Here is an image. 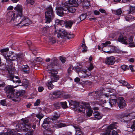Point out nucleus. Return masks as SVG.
I'll list each match as a JSON object with an SVG mask.
<instances>
[{"mask_svg": "<svg viewBox=\"0 0 135 135\" xmlns=\"http://www.w3.org/2000/svg\"><path fill=\"white\" fill-rule=\"evenodd\" d=\"M50 78L52 82H56L59 79L58 76L57 75L51 76Z\"/></svg>", "mask_w": 135, "mask_h": 135, "instance_id": "34", "label": "nucleus"}, {"mask_svg": "<svg viewBox=\"0 0 135 135\" xmlns=\"http://www.w3.org/2000/svg\"><path fill=\"white\" fill-rule=\"evenodd\" d=\"M61 105L62 108L64 109H65L67 108L68 106L67 105V103L66 102H61Z\"/></svg>", "mask_w": 135, "mask_h": 135, "instance_id": "45", "label": "nucleus"}, {"mask_svg": "<svg viewBox=\"0 0 135 135\" xmlns=\"http://www.w3.org/2000/svg\"><path fill=\"white\" fill-rule=\"evenodd\" d=\"M7 20L8 22L12 23H13L14 24V25L16 26L19 25L20 27V22H19V19L20 18V17L18 16L16 17H13L11 20H9L8 18L7 14Z\"/></svg>", "mask_w": 135, "mask_h": 135, "instance_id": "15", "label": "nucleus"}, {"mask_svg": "<svg viewBox=\"0 0 135 135\" xmlns=\"http://www.w3.org/2000/svg\"><path fill=\"white\" fill-rule=\"evenodd\" d=\"M84 0H69L66 2H68L70 4L73 5L74 6H78L79 4L83 3Z\"/></svg>", "mask_w": 135, "mask_h": 135, "instance_id": "18", "label": "nucleus"}, {"mask_svg": "<svg viewBox=\"0 0 135 135\" xmlns=\"http://www.w3.org/2000/svg\"><path fill=\"white\" fill-rule=\"evenodd\" d=\"M61 92L60 91H56L54 92L53 93L52 97H55L56 98L60 97L61 95Z\"/></svg>", "mask_w": 135, "mask_h": 135, "instance_id": "33", "label": "nucleus"}, {"mask_svg": "<svg viewBox=\"0 0 135 135\" xmlns=\"http://www.w3.org/2000/svg\"><path fill=\"white\" fill-rule=\"evenodd\" d=\"M1 103L2 105L3 106L6 105V102L5 100H2L1 101Z\"/></svg>", "mask_w": 135, "mask_h": 135, "instance_id": "56", "label": "nucleus"}, {"mask_svg": "<svg viewBox=\"0 0 135 135\" xmlns=\"http://www.w3.org/2000/svg\"><path fill=\"white\" fill-rule=\"evenodd\" d=\"M35 1L33 0H30V1L26 0V2L25 3V4L26 5H27L29 4H30L31 5H33Z\"/></svg>", "mask_w": 135, "mask_h": 135, "instance_id": "44", "label": "nucleus"}, {"mask_svg": "<svg viewBox=\"0 0 135 135\" xmlns=\"http://www.w3.org/2000/svg\"><path fill=\"white\" fill-rule=\"evenodd\" d=\"M99 11L102 13H106L105 11L102 9H99Z\"/></svg>", "mask_w": 135, "mask_h": 135, "instance_id": "63", "label": "nucleus"}, {"mask_svg": "<svg viewBox=\"0 0 135 135\" xmlns=\"http://www.w3.org/2000/svg\"><path fill=\"white\" fill-rule=\"evenodd\" d=\"M47 131H46L44 132V135H55V134L52 133L51 134L47 132Z\"/></svg>", "mask_w": 135, "mask_h": 135, "instance_id": "57", "label": "nucleus"}, {"mask_svg": "<svg viewBox=\"0 0 135 135\" xmlns=\"http://www.w3.org/2000/svg\"><path fill=\"white\" fill-rule=\"evenodd\" d=\"M123 44L127 45V46L131 47H135V43H122Z\"/></svg>", "mask_w": 135, "mask_h": 135, "instance_id": "41", "label": "nucleus"}, {"mask_svg": "<svg viewBox=\"0 0 135 135\" xmlns=\"http://www.w3.org/2000/svg\"><path fill=\"white\" fill-rule=\"evenodd\" d=\"M94 114L95 119H100L102 118L103 117L102 114L97 111H95Z\"/></svg>", "mask_w": 135, "mask_h": 135, "instance_id": "28", "label": "nucleus"}, {"mask_svg": "<svg viewBox=\"0 0 135 135\" xmlns=\"http://www.w3.org/2000/svg\"><path fill=\"white\" fill-rule=\"evenodd\" d=\"M115 62V59L113 56L108 57L106 58L105 63L107 65H112Z\"/></svg>", "mask_w": 135, "mask_h": 135, "instance_id": "19", "label": "nucleus"}, {"mask_svg": "<svg viewBox=\"0 0 135 135\" xmlns=\"http://www.w3.org/2000/svg\"><path fill=\"white\" fill-rule=\"evenodd\" d=\"M6 57L7 59V63L11 61H14L17 59L18 61L21 62L23 60V57L22 55L21 54L19 55L12 51H9L6 53Z\"/></svg>", "mask_w": 135, "mask_h": 135, "instance_id": "6", "label": "nucleus"}, {"mask_svg": "<svg viewBox=\"0 0 135 135\" xmlns=\"http://www.w3.org/2000/svg\"><path fill=\"white\" fill-rule=\"evenodd\" d=\"M8 74L7 76L10 79V80L13 81L15 83H21L20 78L17 76L14 75V72L11 70H9L8 71Z\"/></svg>", "mask_w": 135, "mask_h": 135, "instance_id": "11", "label": "nucleus"}, {"mask_svg": "<svg viewBox=\"0 0 135 135\" xmlns=\"http://www.w3.org/2000/svg\"><path fill=\"white\" fill-rule=\"evenodd\" d=\"M121 68L122 69L124 70H126V69H128L129 67L125 65L121 66Z\"/></svg>", "mask_w": 135, "mask_h": 135, "instance_id": "52", "label": "nucleus"}, {"mask_svg": "<svg viewBox=\"0 0 135 135\" xmlns=\"http://www.w3.org/2000/svg\"><path fill=\"white\" fill-rule=\"evenodd\" d=\"M78 122L79 123H82L83 122V120L81 118H79L77 120Z\"/></svg>", "mask_w": 135, "mask_h": 135, "instance_id": "61", "label": "nucleus"}, {"mask_svg": "<svg viewBox=\"0 0 135 135\" xmlns=\"http://www.w3.org/2000/svg\"><path fill=\"white\" fill-rule=\"evenodd\" d=\"M129 128H128V131L132 132L135 130V120L133 122L132 125L130 127L129 126Z\"/></svg>", "mask_w": 135, "mask_h": 135, "instance_id": "37", "label": "nucleus"}, {"mask_svg": "<svg viewBox=\"0 0 135 135\" xmlns=\"http://www.w3.org/2000/svg\"><path fill=\"white\" fill-rule=\"evenodd\" d=\"M60 32H57V36L58 38H64V37L68 36V34H67L65 30H64L63 31L60 32ZM57 32H55V31L54 33V35H55L56 34Z\"/></svg>", "mask_w": 135, "mask_h": 135, "instance_id": "20", "label": "nucleus"}, {"mask_svg": "<svg viewBox=\"0 0 135 135\" xmlns=\"http://www.w3.org/2000/svg\"><path fill=\"white\" fill-rule=\"evenodd\" d=\"M75 110L79 112H85L86 110V115L88 117L91 116L93 111L90 108L89 104L87 103H84V105L78 104L75 107Z\"/></svg>", "mask_w": 135, "mask_h": 135, "instance_id": "3", "label": "nucleus"}, {"mask_svg": "<svg viewBox=\"0 0 135 135\" xmlns=\"http://www.w3.org/2000/svg\"><path fill=\"white\" fill-rule=\"evenodd\" d=\"M133 37L132 36H131L129 38V42H132L133 41Z\"/></svg>", "mask_w": 135, "mask_h": 135, "instance_id": "59", "label": "nucleus"}, {"mask_svg": "<svg viewBox=\"0 0 135 135\" xmlns=\"http://www.w3.org/2000/svg\"><path fill=\"white\" fill-rule=\"evenodd\" d=\"M122 116L123 118H127V120L128 121L129 120L135 118V111L131 112L129 114H127L126 113H123Z\"/></svg>", "mask_w": 135, "mask_h": 135, "instance_id": "17", "label": "nucleus"}, {"mask_svg": "<svg viewBox=\"0 0 135 135\" xmlns=\"http://www.w3.org/2000/svg\"><path fill=\"white\" fill-rule=\"evenodd\" d=\"M117 124L116 122L113 123L109 126L107 128V130L106 133H103L102 135H118V133L117 132L113 130L112 132V134H110V133L111 130L113 128H114L115 127V126Z\"/></svg>", "mask_w": 135, "mask_h": 135, "instance_id": "12", "label": "nucleus"}, {"mask_svg": "<svg viewBox=\"0 0 135 135\" xmlns=\"http://www.w3.org/2000/svg\"><path fill=\"white\" fill-rule=\"evenodd\" d=\"M73 69V66L71 65L68 69V73L70 74L72 72Z\"/></svg>", "mask_w": 135, "mask_h": 135, "instance_id": "50", "label": "nucleus"}, {"mask_svg": "<svg viewBox=\"0 0 135 135\" xmlns=\"http://www.w3.org/2000/svg\"><path fill=\"white\" fill-rule=\"evenodd\" d=\"M94 68L93 64L91 63L90 62L87 68L89 71H87L84 69L82 70L78 73L79 77L84 78L88 77L90 75V71L92 70Z\"/></svg>", "mask_w": 135, "mask_h": 135, "instance_id": "10", "label": "nucleus"}, {"mask_svg": "<svg viewBox=\"0 0 135 135\" xmlns=\"http://www.w3.org/2000/svg\"><path fill=\"white\" fill-rule=\"evenodd\" d=\"M44 89V88L42 86H40L38 88V91L40 92H42Z\"/></svg>", "mask_w": 135, "mask_h": 135, "instance_id": "58", "label": "nucleus"}, {"mask_svg": "<svg viewBox=\"0 0 135 135\" xmlns=\"http://www.w3.org/2000/svg\"><path fill=\"white\" fill-rule=\"evenodd\" d=\"M21 70L24 73L28 74L30 73V68L27 65H23L21 66Z\"/></svg>", "mask_w": 135, "mask_h": 135, "instance_id": "21", "label": "nucleus"}, {"mask_svg": "<svg viewBox=\"0 0 135 135\" xmlns=\"http://www.w3.org/2000/svg\"><path fill=\"white\" fill-rule=\"evenodd\" d=\"M80 81V79L78 77H76L74 79L75 82L78 83Z\"/></svg>", "mask_w": 135, "mask_h": 135, "instance_id": "62", "label": "nucleus"}, {"mask_svg": "<svg viewBox=\"0 0 135 135\" xmlns=\"http://www.w3.org/2000/svg\"><path fill=\"white\" fill-rule=\"evenodd\" d=\"M59 116V114L57 113H55L51 118L52 120L54 121H55L58 118Z\"/></svg>", "mask_w": 135, "mask_h": 135, "instance_id": "39", "label": "nucleus"}, {"mask_svg": "<svg viewBox=\"0 0 135 135\" xmlns=\"http://www.w3.org/2000/svg\"><path fill=\"white\" fill-rule=\"evenodd\" d=\"M28 122V119H22L20 123L17 125L16 129H8L6 132L1 133L0 135H22L21 134L17 133L16 131H28L32 126Z\"/></svg>", "mask_w": 135, "mask_h": 135, "instance_id": "1", "label": "nucleus"}, {"mask_svg": "<svg viewBox=\"0 0 135 135\" xmlns=\"http://www.w3.org/2000/svg\"><path fill=\"white\" fill-rule=\"evenodd\" d=\"M76 129L75 130V135H83L82 132L80 131L78 125H75L73 126Z\"/></svg>", "mask_w": 135, "mask_h": 135, "instance_id": "31", "label": "nucleus"}, {"mask_svg": "<svg viewBox=\"0 0 135 135\" xmlns=\"http://www.w3.org/2000/svg\"><path fill=\"white\" fill-rule=\"evenodd\" d=\"M87 15L86 14H82L79 17V19H80L79 22H80L85 19Z\"/></svg>", "mask_w": 135, "mask_h": 135, "instance_id": "43", "label": "nucleus"}, {"mask_svg": "<svg viewBox=\"0 0 135 135\" xmlns=\"http://www.w3.org/2000/svg\"><path fill=\"white\" fill-rule=\"evenodd\" d=\"M122 13V11L121 9H119L116 11L115 14L117 15H120Z\"/></svg>", "mask_w": 135, "mask_h": 135, "instance_id": "51", "label": "nucleus"}, {"mask_svg": "<svg viewBox=\"0 0 135 135\" xmlns=\"http://www.w3.org/2000/svg\"><path fill=\"white\" fill-rule=\"evenodd\" d=\"M61 105L60 102H56L54 104V107L55 109H59Z\"/></svg>", "mask_w": 135, "mask_h": 135, "instance_id": "46", "label": "nucleus"}, {"mask_svg": "<svg viewBox=\"0 0 135 135\" xmlns=\"http://www.w3.org/2000/svg\"><path fill=\"white\" fill-rule=\"evenodd\" d=\"M46 85L48 87L49 89H51L54 87V85L52 84L51 81H48L46 83Z\"/></svg>", "mask_w": 135, "mask_h": 135, "instance_id": "40", "label": "nucleus"}, {"mask_svg": "<svg viewBox=\"0 0 135 135\" xmlns=\"http://www.w3.org/2000/svg\"><path fill=\"white\" fill-rule=\"evenodd\" d=\"M20 17L21 19V21H20V28L23 26H27L31 23L27 17L23 16H22Z\"/></svg>", "mask_w": 135, "mask_h": 135, "instance_id": "14", "label": "nucleus"}, {"mask_svg": "<svg viewBox=\"0 0 135 135\" xmlns=\"http://www.w3.org/2000/svg\"><path fill=\"white\" fill-rule=\"evenodd\" d=\"M61 20H57L55 21V24L54 26L55 29V32H58L61 30L60 28H58V26L60 24Z\"/></svg>", "mask_w": 135, "mask_h": 135, "instance_id": "26", "label": "nucleus"}, {"mask_svg": "<svg viewBox=\"0 0 135 135\" xmlns=\"http://www.w3.org/2000/svg\"><path fill=\"white\" fill-rule=\"evenodd\" d=\"M118 41L121 42H127V40L126 37L120 36L118 38Z\"/></svg>", "mask_w": 135, "mask_h": 135, "instance_id": "32", "label": "nucleus"}, {"mask_svg": "<svg viewBox=\"0 0 135 135\" xmlns=\"http://www.w3.org/2000/svg\"><path fill=\"white\" fill-rule=\"evenodd\" d=\"M40 102V100L39 99H37L34 103L35 106H37L38 105Z\"/></svg>", "mask_w": 135, "mask_h": 135, "instance_id": "54", "label": "nucleus"}, {"mask_svg": "<svg viewBox=\"0 0 135 135\" xmlns=\"http://www.w3.org/2000/svg\"><path fill=\"white\" fill-rule=\"evenodd\" d=\"M118 81L120 83L122 84L123 86H126L127 88L128 89L133 88L134 87V86L133 85H130L124 80H120Z\"/></svg>", "mask_w": 135, "mask_h": 135, "instance_id": "23", "label": "nucleus"}, {"mask_svg": "<svg viewBox=\"0 0 135 135\" xmlns=\"http://www.w3.org/2000/svg\"><path fill=\"white\" fill-rule=\"evenodd\" d=\"M75 68L76 71L78 73L84 69V67L81 65L79 64H77L75 66Z\"/></svg>", "mask_w": 135, "mask_h": 135, "instance_id": "30", "label": "nucleus"}, {"mask_svg": "<svg viewBox=\"0 0 135 135\" xmlns=\"http://www.w3.org/2000/svg\"><path fill=\"white\" fill-rule=\"evenodd\" d=\"M81 49V51L82 52H86L87 50V47L86 46L85 43H83L80 47Z\"/></svg>", "mask_w": 135, "mask_h": 135, "instance_id": "36", "label": "nucleus"}, {"mask_svg": "<svg viewBox=\"0 0 135 135\" xmlns=\"http://www.w3.org/2000/svg\"><path fill=\"white\" fill-rule=\"evenodd\" d=\"M25 91L23 90H20L16 93L15 96V97H17L20 100L18 101H19L20 100V99L19 97L23 96L24 94Z\"/></svg>", "mask_w": 135, "mask_h": 135, "instance_id": "29", "label": "nucleus"}, {"mask_svg": "<svg viewBox=\"0 0 135 135\" xmlns=\"http://www.w3.org/2000/svg\"><path fill=\"white\" fill-rule=\"evenodd\" d=\"M42 60V59L41 57H37L34 60L33 62L34 63H36L37 62H41ZM31 62H33L32 61H31Z\"/></svg>", "mask_w": 135, "mask_h": 135, "instance_id": "47", "label": "nucleus"}, {"mask_svg": "<svg viewBox=\"0 0 135 135\" xmlns=\"http://www.w3.org/2000/svg\"><path fill=\"white\" fill-rule=\"evenodd\" d=\"M67 2H63L62 3V7H59L57 9V14L60 16H64L65 14H67L66 11L65 10L66 6L67 5Z\"/></svg>", "mask_w": 135, "mask_h": 135, "instance_id": "13", "label": "nucleus"}, {"mask_svg": "<svg viewBox=\"0 0 135 135\" xmlns=\"http://www.w3.org/2000/svg\"><path fill=\"white\" fill-rule=\"evenodd\" d=\"M54 12L51 6H50L47 9V11L45 13V23H49L54 17Z\"/></svg>", "mask_w": 135, "mask_h": 135, "instance_id": "8", "label": "nucleus"}, {"mask_svg": "<svg viewBox=\"0 0 135 135\" xmlns=\"http://www.w3.org/2000/svg\"><path fill=\"white\" fill-rule=\"evenodd\" d=\"M15 10L14 12L10 11L8 12L7 14L8 19L11 20L13 17H16L17 16L21 17L22 16L23 8L20 4H18L14 8Z\"/></svg>", "mask_w": 135, "mask_h": 135, "instance_id": "4", "label": "nucleus"}, {"mask_svg": "<svg viewBox=\"0 0 135 135\" xmlns=\"http://www.w3.org/2000/svg\"><path fill=\"white\" fill-rule=\"evenodd\" d=\"M58 60L56 57H54L51 60L50 63H48L47 68L49 70V73L51 74V76L57 75V71L54 69H51L54 66H57L58 63Z\"/></svg>", "mask_w": 135, "mask_h": 135, "instance_id": "7", "label": "nucleus"}, {"mask_svg": "<svg viewBox=\"0 0 135 135\" xmlns=\"http://www.w3.org/2000/svg\"><path fill=\"white\" fill-rule=\"evenodd\" d=\"M67 2V6H66V8L65 10L66 11L67 14L69 13V12L72 13H74L76 11V9L74 7H76L77 6H73V5L70 4L68 2Z\"/></svg>", "mask_w": 135, "mask_h": 135, "instance_id": "16", "label": "nucleus"}, {"mask_svg": "<svg viewBox=\"0 0 135 135\" xmlns=\"http://www.w3.org/2000/svg\"><path fill=\"white\" fill-rule=\"evenodd\" d=\"M9 49L8 48H6L1 49L0 51L1 53V54L4 57L6 61H7V59L6 57V53H7V52L9 51Z\"/></svg>", "mask_w": 135, "mask_h": 135, "instance_id": "24", "label": "nucleus"}, {"mask_svg": "<svg viewBox=\"0 0 135 135\" xmlns=\"http://www.w3.org/2000/svg\"><path fill=\"white\" fill-rule=\"evenodd\" d=\"M73 23V22L71 21H67L66 23L65 27L67 28H70Z\"/></svg>", "mask_w": 135, "mask_h": 135, "instance_id": "38", "label": "nucleus"}, {"mask_svg": "<svg viewBox=\"0 0 135 135\" xmlns=\"http://www.w3.org/2000/svg\"><path fill=\"white\" fill-rule=\"evenodd\" d=\"M52 126L53 128H56L65 127L66 125L64 124L57 122L56 123H54Z\"/></svg>", "mask_w": 135, "mask_h": 135, "instance_id": "25", "label": "nucleus"}, {"mask_svg": "<svg viewBox=\"0 0 135 135\" xmlns=\"http://www.w3.org/2000/svg\"><path fill=\"white\" fill-rule=\"evenodd\" d=\"M36 117L39 119V122L40 123L41 119H42L44 116V115L41 114H38L36 115Z\"/></svg>", "mask_w": 135, "mask_h": 135, "instance_id": "49", "label": "nucleus"}, {"mask_svg": "<svg viewBox=\"0 0 135 135\" xmlns=\"http://www.w3.org/2000/svg\"><path fill=\"white\" fill-rule=\"evenodd\" d=\"M51 119L49 118H46L44 120L42 126L43 128L45 129L46 128L48 125Z\"/></svg>", "mask_w": 135, "mask_h": 135, "instance_id": "27", "label": "nucleus"}, {"mask_svg": "<svg viewBox=\"0 0 135 135\" xmlns=\"http://www.w3.org/2000/svg\"><path fill=\"white\" fill-rule=\"evenodd\" d=\"M126 20L127 21H129L131 20H135V18L133 16H132L130 15L126 16L125 17Z\"/></svg>", "mask_w": 135, "mask_h": 135, "instance_id": "42", "label": "nucleus"}, {"mask_svg": "<svg viewBox=\"0 0 135 135\" xmlns=\"http://www.w3.org/2000/svg\"><path fill=\"white\" fill-rule=\"evenodd\" d=\"M101 93L102 91H99L90 93L89 94V96H93L95 100H97L94 102V104L100 105L102 104L106 103V101H108V100L116 99V96L114 95L109 96L107 93L103 94Z\"/></svg>", "mask_w": 135, "mask_h": 135, "instance_id": "2", "label": "nucleus"}, {"mask_svg": "<svg viewBox=\"0 0 135 135\" xmlns=\"http://www.w3.org/2000/svg\"><path fill=\"white\" fill-rule=\"evenodd\" d=\"M129 67L131 70V71H133L134 70L133 69V65H130L129 66Z\"/></svg>", "mask_w": 135, "mask_h": 135, "instance_id": "64", "label": "nucleus"}, {"mask_svg": "<svg viewBox=\"0 0 135 135\" xmlns=\"http://www.w3.org/2000/svg\"><path fill=\"white\" fill-rule=\"evenodd\" d=\"M135 11V7L131 6L130 8V10L128 12V14L132 13Z\"/></svg>", "mask_w": 135, "mask_h": 135, "instance_id": "48", "label": "nucleus"}, {"mask_svg": "<svg viewBox=\"0 0 135 135\" xmlns=\"http://www.w3.org/2000/svg\"><path fill=\"white\" fill-rule=\"evenodd\" d=\"M110 43H103L100 45H98V49H100L101 48H103L104 47H108L110 48V50L108 51H104L108 53H118L119 50L118 49V47L113 46H112L110 45Z\"/></svg>", "mask_w": 135, "mask_h": 135, "instance_id": "9", "label": "nucleus"}, {"mask_svg": "<svg viewBox=\"0 0 135 135\" xmlns=\"http://www.w3.org/2000/svg\"><path fill=\"white\" fill-rule=\"evenodd\" d=\"M119 101L118 103V105L120 108L125 107L126 104L124 99L122 97H120L119 99Z\"/></svg>", "mask_w": 135, "mask_h": 135, "instance_id": "22", "label": "nucleus"}, {"mask_svg": "<svg viewBox=\"0 0 135 135\" xmlns=\"http://www.w3.org/2000/svg\"><path fill=\"white\" fill-rule=\"evenodd\" d=\"M65 24V22L63 20H61L60 24L58 26L59 27H60L61 26L62 27L64 26Z\"/></svg>", "mask_w": 135, "mask_h": 135, "instance_id": "55", "label": "nucleus"}, {"mask_svg": "<svg viewBox=\"0 0 135 135\" xmlns=\"http://www.w3.org/2000/svg\"><path fill=\"white\" fill-rule=\"evenodd\" d=\"M60 59L61 60V62L62 63H64L65 61V58L64 57L60 56Z\"/></svg>", "mask_w": 135, "mask_h": 135, "instance_id": "53", "label": "nucleus"}, {"mask_svg": "<svg viewBox=\"0 0 135 135\" xmlns=\"http://www.w3.org/2000/svg\"><path fill=\"white\" fill-rule=\"evenodd\" d=\"M108 101H109V104L111 107H112L113 105L117 103L116 99L108 100Z\"/></svg>", "mask_w": 135, "mask_h": 135, "instance_id": "35", "label": "nucleus"}, {"mask_svg": "<svg viewBox=\"0 0 135 135\" xmlns=\"http://www.w3.org/2000/svg\"><path fill=\"white\" fill-rule=\"evenodd\" d=\"M15 87H12L11 85H8L5 87L4 90L6 93L8 94L7 97L8 99L15 102H18L20 99L17 97H15L14 91L13 89V88Z\"/></svg>", "mask_w": 135, "mask_h": 135, "instance_id": "5", "label": "nucleus"}, {"mask_svg": "<svg viewBox=\"0 0 135 135\" xmlns=\"http://www.w3.org/2000/svg\"><path fill=\"white\" fill-rule=\"evenodd\" d=\"M94 14L95 15H99L100 14L99 12L97 10H95L94 11Z\"/></svg>", "mask_w": 135, "mask_h": 135, "instance_id": "60", "label": "nucleus"}]
</instances>
